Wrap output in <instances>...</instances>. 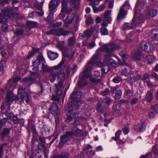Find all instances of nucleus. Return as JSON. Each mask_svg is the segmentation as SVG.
Wrapping results in <instances>:
<instances>
[{
  "label": "nucleus",
  "mask_w": 158,
  "mask_h": 158,
  "mask_svg": "<svg viewBox=\"0 0 158 158\" xmlns=\"http://www.w3.org/2000/svg\"><path fill=\"white\" fill-rule=\"evenodd\" d=\"M101 49L99 48L96 50V53L92 57L91 60L89 61L85 66L86 69L91 71L93 67L95 64H97L101 58L102 51Z\"/></svg>",
  "instance_id": "f257e3e1"
},
{
  "label": "nucleus",
  "mask_w": 158,
  "mask_h": 158,
  "mask_svg": "<svg viewBox=\"0 0 158 158\" xmlns=\"http://www.w3.org/2000/svg\"><path fill=\"white\" fill-rule=\"evenodd\" d=\"M81 0H63L62 2V9L61 11L65 13L69 14L72 11V9L69 8L67 5V3L69 2L73 6L75 9H77L79 6V2Z\"/></svg>",
  "instance_id": "f03ea898"
},
{
  "label": "nucleus",
  "mask_w": 158,
  "mask_h": 158,
  "mask_svg": "<svg viewBox=\"0 0 158 158\" xmlns=\"http://www.w3.org/2000/svg\"><path fill=\"white\" fill-rule=\"evenodd\" d=\"M57 73L58 78L60 79L57 84H55L56 88L55 89V91L56 94L58 96H60L62 94V88L63 87L64 81V80L65 74L63 72L61 71L58 72Z\"/></svg>",
  "instance_id": "7ed1b4c3"
},
{
  "label": "nucleus",
  "mask_w": 158,
  "mask_h": 158,
  "mask_svg": "<svg viewBox=\"0 0 158 158\" xmlns=\"http://www.w3.org/2000/svg\"><path fill=\"white\" fill-rule=\"evenodd\" d=\"M99 48L101 49L102 52L105 51L107 53V54L111 55H113V52L115 50L120 48V47L119 45L113 43L104 44Z\"/></svg>",
  "instance_id": "20e7f679"
},
{
  "label": "nucleus",
  "mask_w": 158,
  "mask_h": 158,
  "mask_svg": "<svg viewBox=\"0 0 158 158\" xmlns=\"http://www.w3.org/2000/svg\"><path fill=\"white\" fill-rule=\"evenodd\" d=\"M91 71L87 69H86V68H84L82 73L81 74V78L77 83L79 87H83L87 85V82L85 78L89 77H91V74L90 73Z\"/></svg>",
  "instance_id": "39448f33"
},
{
  "label": "nucleus",
  "mask_w": 158,
  "mask_h": 158,
  "mask_svg": "<svg viewBox=\"0 0 158 158\" xmlns=\"http://www.w3.org/2000/svg\"><path fill=\"white\" fill-rule=\"evenodd\" d=\"M67 110L70 114H73L75 117H77L79 114L78 109L79 106V103L77 102L70 101L68 105Z\"/></svg>",
  "instance_id": "423d86ee"
},
{
  "label": "nucleus",
  "mask_w": 158,
  "mask_h": 158,
  "mask_svg": "<svg viewBox=\"0 0 158 158\" xmlns=\"http://www.w3.org/2000/svg\"><path fill=\"white\" fill-rule=\"evenodd\" d=\"M130 7L128 2L126 1L120 9L117 17V21H119L125 17L127 10L129 9Z\"/></svg>",
  "instance_id": "0eeeda50"
},
{
  "label": "nucleus",
  "mask_w": 158,
  "mask_h": 158,
  "mask_svg": "<svg viewBox=\"0 0 158 158\" xmlns=\"http://www.w3.org/2000/svg\"><path fill=\"white\" fill-rule=\"evenodd\" d=\"M70 32L68 30H65L62 28L53 29L46 32L48 35L53 34L60 36L61 35H67Z\"/></svg>",
  "instance_id": "6e6552de"
},
{
  "label": "nucleus",
  "mask_w": 158,
  "mask_h": 158,
  "mask_svg": "<svg viewBox=\"0 0 158 158\" xmlns=\"http://www.w3.org/2000/svg\"><path fill=\"white\" fill-rule=\"evenodd\" d=\"M139 12V11L135 10L134 17L131 23L134 29L136 27L139 26L142 23V17L138 14Z\"/></svg>",
  "instance_id": "1a4fd4ad"
},
{
  "label": "nucleus",
  "mask_w": 158,
  "mask_h": 158,
  "mask_svg": "<svg viewBox=\"0 0 158 158\" xmlns=\"http://www.w3.org/2000/svg\"><path fill=\"white\" fill-rule=\"evenodd\" d=\"M64 60L63 59L60 64L57 66H54L53 68H50L48 67L47 65L45 64L44 63H42V68L43 71L45 72H50L52 71L53 69H59L64 63Z\"/></svg>",
  "instance_id": "9d476101"
},
{
  "label": "nucleus",
  "mask_w": 158,
  "mask_h": 158,
  "mask_svg": "<svg viewBox=\"0 0 158 158\" xmlns=\"http://www.w3.org/2000/svg\"><path fill=\"white\" fill-rule=\"evenodd\" d=\"M141 45L143 50L147 52H151L154 49L153 45L149 43L143 42L142 43Z\"/></svg>",
  "instance_id": "9b49d317"
},
{
  "label": "nucleus",
  "mask_w": 158,
  "mask_h": 158,
  "mask_svg": "<svg viewBox=\"0 0 158 158\" xmlns=\"http://www.w3.org/2000/svg\"><path fill=\"white\" fill-rule=\"evenodd\" d=\"M113 55L105 54L104 56L103 62L107 65H111L114 66L116 64V62L111 58Z\"/></svg>",
  "instance_id": "f8f14e48"
},
{
  "label": "nucleus",
  "mask_w": 158,
  "mask_h": 158,
  "mask_svg": "<svg viewBox=\"0 0 158 158\" xmlns=\"http://www.w3.org/2000/svg\"><path fill=\"white\" fill-rule=\"evenodd\" d=\"M59 0H52L49 5V9L50 11L55 12L56 9L58 7L60 4Z\"/></svg>",
  "instance_id": "ddd939ff"
},
{
  "label": "nucleus",
  "mask_w": 158,
  "mask_h": 158,
  "mask_svg": "<svg viewBox=\"0 0 158 158\" xmlns=\"http://www.w3.org/2000/svg\"><path fill=\"white\" fill-rule=\"evenodd\" d=\"M81 131L78 129L77 127H73L71 132H67V134H69L71 137L73 138L75 135H79L81 133Z\"/></svg>",
  "instance_id": "4468645a"
},
{
  "label": "nucleus",
  "mask_w": 158,
  "mask_h": 158,
  "mask_svg": "<svg viewBox=\"0 0 158 158\" xmlns=\"http://www.w3.org/2000/svg\"><path fill=\"white\" fill-rule=\"evenodd\" d=\"M145 127V123L143 122H141L135 126L134 129L137 132H140L144 130Z\"/></svg>",
  "instance_id": "2eb2a0df"
},
{
  "label": "nucleus",
  "mask_w": 158,
  "mask_h": 158,
  "mask_svg": "<svg viewBox=\"0 0 158 158\" xmlns=\"http://www.w3.org/2000/svg\"><path fill=\"white\" fill-rule=\"evenodd\" d=\"M51 113L55 115H57L59 114L60 112L58 109L56 104L53 103L49 108Z\"/></svg>",
  "instance_id": "dca6fc26"
},
{
  "label": "nucleus",
  "mask_w": 158,
  "mask_h": 158,
  "mask_svg": "<svg viewBox=\"0 0 158 158\" xmlns=\"http://www.w3.org/2000/svg\"><path fill=\"white\" fill-rule=\"evenodd\" d=\"M16 99H17L16 96L14 95L13 94L8 93L6 96V100L9 104H10L14 100H16Z\"/></svg>",
  "instance_id": "f3484780"
},
{
  "label": "nucleus",
  "mask_w": 158,
  "mask_h": 158,
  "mask_svg": "<svg viewBox=\"0 0 158 158\" xmlns=\"http://www.w3.org/2000/svg\"><path fill=\"white\" fill-rule=\"evenodd\" d=\"M111 11L110 10H106L103 14L101 16H103V18L108 23H110L112 21L111 18L110 17Z\"/></svg>",
  "instance_id": "a211bd4d"
},
{
  "label": "nucleus",
  "mask_w": 158,
  "mask_h": 158,
  "mask_svg": "<svg viewBox=\"0 0 158 158\" xmlns=\"http://www.w3.org/2000/svg\"><path fill=\"white\" fill-rule=\"evenodd\" d=\"M157 13V11L155 10H147L146 11V15L147 18L149 19L156 16Z\"/></svg>",
  "instance_id": "6ab92c4d"
},
{
  "label": "nucleus",
  "mask_w": 158,
  "mask_h": 158,
  "mask_svg": "<svg viewBox=\"0 0 158 158\" xmlns=\"http://www.w3.org/2000/svg\"><path fill=\"white\" fill-rule=\"evenodd\" d=\"M53 69L52 71H51L52 73L49 76V79L52 82H53L55 81L56 76L57 75L58 73V70H57V69Z\"/></svg>",
  "instance_id": "aec40b11"
},
{
  "label": "nucleus",
  "mask_w": 158,
  "mask_h": 158,
  "mask_svg": "<svg viewBox=\"0 0 158 158\" xmlns=\"http://www.w3.org/2000/svg\"><path fill=\"white\" fill-rule=\"evenodd\" d=\"M69 137H71L70 135L69 134H67V132L65 135L60 137V145H62L66 143L69 140Z\"/></svg>",
  "instance_id": "412c9836"
},
{
  "label": "nucleus",
  "mask_w": 158,
  "mask_h": 158,
  "mask_svg": "<svg viewBox=\"0 0 158 158\" xmlns=\"http://www.w3.org/2000/svg\"><path fill=\"white\" fill-rule=\"evenodd\" d=\"M68 45L70 47H73L76 44V37L75 36L69 38L68 40Z\"/></svg>",
  "instance_id": "4be33fe9"
},
{
  "label": "nucleus",
  "mask_w": 158,
  "mask_h": 158,
  "mask_svg": "<svg viewBox=\"0 0 158 158\" xmlns=\"http://www.w3.org/2000/svg\"><path fill=\"white\" fill-rule=\"evenodd\" d=\"M81 93L80 91H75L71 95V98L73 100L76 99L81 97Z\"/></svg>",
  "instance_id": "5701e85b"
},
{
  "label": "nucleus",
  "mask_w": 158,
  "mask_h": 158,
  "mask_svg": "<svg viewBox=\"0 0 158 158\" xmlns=\"http://www.w3.org/2000/svg\"><path fill=\"white\" fill-rule=\"evenodd\" d=\"M134 56L136 60H140L143 57V55L141 51L138 50L135 53Z\"/></svg>",
  "instance_id": "b1692460"
},
{
  "label": "nucleus",
  "mask_w": 158,
  "mask_h": 158,
  "mask_svg": "<svg viewBox=\"0 0 158 158\" xmlns=\"http://www.w3.org/2000/svg\"><path fill=\"white\" fill-rule=\"evenodd\" d=\"M21 98L22 101H25L26 102L28 103L29 99L28 94L26 92H24L21 95Z\"/></svg>",
  "instance_id": "393cba45"
},
{
  "label": "nucleus",
  "mask_w": 158,
  "mask_h": 158,
  "mask_svg": "<svg viewBox=\"0 0 158 158\" xmlns=\"http://www.w3.org/2000/svg\"><path fill=\"white\" fill-rule=\"evenodd\" d=\"M133 26H132L131 23L129 24L127 23H125L122 26L121 29L123 30H128L130 29H133Z\"/></svg>",
  "instance_id": "a878e982"
},
{
  "label": "nucleus",
  "mask_w": 158,
  "mask_h": 158,
  "mask_svg": "<svg viewBox=\"0 0 158 158\" xmlns=\"http://www.w3.org/2000/svg\"><path fill=\"white\" fill-rule=\"evenodd\" d=\"M40 64V63H38V60H35L33 63V65L34 67L32 68V69L34 72H33V74H35L38 71V66Z\"/></svg>",
  "instance_id": "bb28decb"
},
{
  "label": "nucleus",
  "mask_w": 158,
  "mask_h": 158,
  "mask_svg": "<svg viewBox=\"0 0 158 158\" xmlns=\"http://www.w3.org/2000/svg\"><path fill=\"white\" fill-rule=\"evenodd\" d=\"M153 98L152 93L150 91H148L145 98V99L149 102L151 101Z\"/></svg>",
  "instance_id": "cd10ccee"
},
{
  "label": "nucleus",
  "mask_w": 158,
  "mask_h": 158,
  "mask_svg": "<svg viewBox=\"0 0 158 158\" xmlns=\"http://www.w3.org/2000/svg\"><path fill=\"white\" fill-rule=\"evenodd\" d=\"M152 33L153 39L158 41V29H153L152 31Z\"/></svg>",
  "instance_id": "c85d7f7f"
},
{
  "label": "nucleus",
  "mask_w": 158,
  "mask_h": 158,
  "mask_svg": "<svg viewBox=\"0 0 158 158\" xmlns=\"http://www.w3.org/2000/svg\"><path fill=\"white\" fill-rule=\"evenodd\" d=\"M33 78L31 76L29 77L24 78L23 79V82L27 84V85H29L31 84V83L34 81Z\"/></svg>",
  "instance_id": "c756f323"
},
{
  "label": "nucleus",
  "mask_w": 158,
  "mask_h": 158,
  "mask_svg": "<svg viewBox=\"0 0 158 158\" xmlns=\"http://www.w3.org/2000/svg\"><path fill=\"white\" fill-rule=\"evenodd\" d=\"M10 130L9 129L4 128L1 134L2 137L4 138L5 136L8 135L10 133Z\"/></svg>",
  "instance_id": "7c9ffc66"
},
{
  "label": "nucleus",
  "mask_w": 158,
  "mask_h": 158,
  "mask_svg": "<svg viewBox=\"0 0 158 158\" xmlns=\"http://www.w3.org/2000/svg\"><path fill=\"white\" fill-rule=\"evenodd\" d=\"M147 59L148 60V63L149 64H151L156 61L154 57L150 55L147 56Z\"/></svg>",
  "instance_id": "2f4dec72"
},
{
  "label": "nucleus",
  "mask_w": 158,
  "mask_h": 158,
  "mask_svg": "<svg viewBox=\"0 0 158 158\" xmlns=\"http://www.w3.org/2000/svg\"><path fill=\"white\" fill-rule=\"evenodd\" d=\"M27 26L29 28L35 27L37 26V23L32 21H28L27 23Z\"/></svg>",
  "instance_id": "473e14b6"
},
{
  "label": "nucleus",
  "mask_w": 158,
  "mask_h": 158,
  "mask_svg": "<svg viewBox=\"0 0 158 158\" xmlns=\"http://www.w3.org/2000/svg\"><path fill=\"white\" fill-rule=\"evenodd\" d=\"M122 95V91L120 90H117L115 92V94L114 96V99L115 100H118L119 99Z\"/></svg>",
  "instance_id": "72a5a7b5"
},
{
  "label": "nucleus",
  "mask_w": 158,
  "mask_h": 158,
  "mask_svg": "<svg viewBox=\"0 0 158 158\" xmlns=\"http://www.w3.org/2000/svg\"><path fill=\"white\" fill-rule=\"evenodd\" d=\"M58 54L57 53L51 52L48 54L49 58L52 60H54L58 56Z\"/></svg>",
  "instance_id": "f704fd0d"
},
{
  "label": "nucleus",
  "mask_w": 158,
  "mask_h": 158,
  "mask_svg": "<svg viewBox=\"0 0 158 158\" xmlns=\"http://www.w3.org/2000/svg\"><path fill=\"white\" fill-rule=\"evenodd\" d=\"M58 46L62 52L69 51V48L64 45L60 44H58Z\"/></svg>",
  "instance_id": "c9c22d12"
},
{
  "label": "nucleus",
  "mask_w": 158,
  "mask_h": 158,
  "mask_svg": "<svg viewBox=\"0 0 158 158\" xmlns=\"http://www.w3.org/2000/svg\"><path fill=\"white\" fill-rule=\"evenodd\" d=\"M38 63L40 64V62H43V63H45V61L44 58L42 54L41 53H39L37 58Z\"/></svg>",
  "instance_id": "e433bc0d"
},
{
  "label": "nucleus",
  "mask_w": 158,
  "mask_h": 158,
  "mask_svg": "<svg viewBox=\"0 0 158 158\" xmlns=\"http://www.w3.org/2000/svg\"><path fill=\"white\" fill-rule=\"evenodd\" d=\"M57 156H59L58 158H69V155L68 153L63 152Z\"/></svg>",
  "instance_id": "4c0bfd02"
},
{
  "label": "nucleus",
  "mask_w": 158,
  "mask_h": 158,
  "mask_svg": "<svg viewBox=\"0 0 158 158\" xmlns=\"http://www.w3.org/2000/svg\"><path fill=\"white\" fill-rule=\"evenodd\" d=\"M93 32V30L92 29L91 30L90 28V29H88L85 31L84 33L86 36L89 37L92 35Z\"/></svg>",
  "instance_id": "58836bf2"
},
{
  "label": "nucleus",
  "mask_w": 158,
  "mask_h": 158,
  "mask_svg": "<svg viewBox=\"0 0 158 158\" xmlns=\"http://www.w3.org/2000/svg\"><path fill=\"white\" fill-rule=\"evenodd\" d=\"M55 12L52 11L50 10L48 15L47 17V20L49 22H51L53 19V13Z\"/></svg>",
  "instance_id": "ea45409f"
},
{
  "label": "nucleus",
  "mask_w": 158,
  "mask_h": 158,
  "mask_svg": "<svg viewBox=\"0 0 158 158\" xmlns=\"http://www.w3.org/2000/svg\"><path fill=\"white\" fill-rule=\"evenodd\" d=\"M121 73L122 74L126 76H127L129 75H130L133 73L132 72L130 71H128L126 69H124L123 70H122Z\"/></svg>",
  "instance_id": "a19ab883"
},
{
  "label": "nucleus",
  "mask_w": 158,
  "mask_h": 158,
  "mask_svg": "<svg viewBox=\"0 0 158 158\" xmlns=\"http://www.w3.org/2000/svg\"><path fill=\"white\" fill-rule=\"evenodd\" d=\"M71 115H73L74 117H75L73 114H70L69 113V112L67 114V117L66 119V122L67 123H69L73 120V118L72 117Z\"/></svg>",
  "instance_id": "79ce46f5"
},
{
  "label": "nucleus",
  "mask_w": 158,
  "mask_h": 158,
  "mask_svg": "<svg viewBox=\"0 0 158 158\" xmlns=\"http://www.w3.org/2000/svg\"><path fill=\"white\" fill-rule=\"evenodd\" d=\"M121 133V131L120 130H118L115 133V137H113L112 139L115 140H116L119 138V136Z\"/></svg>",
  "instance_id": "37998d69"
},
{
  "label": "nucleus",
  "mask_w": 158,
  "mask_h": 158,
  "mask_svg": "<svg viewBox=\"0 0 158 158\" xmlns=\"http://www.w3.org/2000/svg\"><path fill=\"white\" fill-rule=\"evenodd\" d=\"M100 32L102 35H105L108 34V31L106 28L102 27L100 29Z\"/></svg>",
  "instance_id": "c03bdc74"
},
{
  "label": "nucleus",
  "mask_w": 158,
  "mask_h": 158,
  "mask_svg": "<svg viewBox=\"0 0 158 158\" xmlns=\"http://www.w3.org/2000/svg\"><path fill=\"white\" fill-rule=\"evenodd\" d=\"M125 94L126 96L130 97L133 95V93L132 91L128 89L127 87V89H126L125 90Z\"/></svg>",
  "instance_id": "a18cd8bd"
},
{
  "label": "nucleus",
  "mask_w": 158,
  "mask_h": 158,
  "mask_svg": "<svg viewBox=\"0 0 158 158\" xmlns=\"http://www.w3.org/2000/svg\"><path fill=\"white\" fill-rule=\"evenodd\" d=\"M99 3V1L97 0H92V1L89 3V4L92 6V7L98 5Z\"/></svg>",
  "instance_id": "49530a36"
},
{
  "label": "nucleus",
  "mask_w": 158,
  "mask_h": 158,
  "mask_svg": "<svg viewBox=\"0 0 158 158\" xmlns=\"http://www.w3.org/2000/svg\"><path fill=\"white\" fill-rule=\"evenodd\" d=\"M109 71V67L107 66H103L102 68V72L105 74H106Z\"/></svg>",
  "instance_id": "de8ad7c7"
},
{
  "label": "nucleus",
  "mask_w": 158,
  "mask_h": 158,
  "mask_svg": "<svg viewBox=\"0 0 158 158\" xmlns=\"http://www.w3.org/2000/svg\"><path fill=\"white\" fill-rule=\"evenodd\" d=\"M101 80L100 79H97L94 78H90V81L93 83L98 84L99 83Z\"/></svg>",
  "instance_id": "09e8293b"
},
{
  "label": "nucleus",
  "mask_w": 158,
  "mask_h": 158,
  "mask_svg": "<svg viewBox=\"0 0 158 158\" xmlns=\"http://www.w3.org/2000/svg\"><path fill=\"white\" fill-rule=\"evenodd\" d=\"M24 30L23 28H20L17 30L15 33L17 35H21L23 33Z\"/></svg>",
  "instance_id": "8fccbe9b"
},
{
  "label": "nucleus",
  "mask_w": 158,
  "mask_h": 158,
  "mask_svg": "<svg viewBox=\"0 0 158 158\" xmlns=\"http://www.w3.org/2000/svg\"><path fill=\"white\" fill-rule=\"evenodd\" d=\"M93 19L91 17H89L88 18H87L86 20L85 21L86 23L88 25H90L92 23H93Z\"/></svg>",
  "instance_id": "3c124183"
},
{
  "label": "nucleus",
  "mask_w": 158,
  "mask_h": 158,
  "mask_svg": "<svg viewBox=\"0 0 158 158\" xmlns=\"http://www.w3.org/2000/svg\"><path fill=\"white\" fill-rule=\"evenodd\" d=\"M145 83L148 87H151L154 86V84L149 80L146 81Z\"/></svg>",
  "instance_id": "603ef678"
},
{
  "label": "nucleus",
  "mask_w": 158,
  "mask_h": 158,
  "mask_svg": "<svg viewBox=\"0 0 158 158\" xmlns=\"http://www.w3.org/2000/svg\"><path fill=\"white\" fill-rule=\"evenodd\" d=\"M121 80V78L119 76H117L114 78L113 81L115 83H119Z\"/></svg>",
  "instance_id": "864d4df0"
},
{
  "label": "nucleus",
  "mask_w": 158,
  "mask_h": 158,
  "mask_svg": "<svg viewBox=\"0 0 158 158\" xmlns=\"http://www.w3.org/2000/svg\"><path fill=\"white\" fill-rule=\"evenodd\" d=\"M104 102L106 104L109 105L110 104L111 102V100L110 98L108 97H106L104 99Z\"/></svg>",
  "instance_id": "5fc2aeb1"
},
{
  "label": "nucleus",
  "mask_w": 158,
  "mask_h": 158,
  "mask_svg": "<svg viewBox=\"0 0 158 158\" xmlns=\"http://www.w3.org/2000/svg\"><path fill=\"white\" fill-rule=\"evenodd\" d=\"M110 93L109 90L108 89H106L102 93V94L103 96L108 95Z\"/></svg>",
  "instance_id": "6e6d98bb"
},
{
  "label": "nucleus",
  "mask_w": 158,
  "mask_h": 158,
  "mask_svg": "<svg viewBox=\"0 0 158 158\" xmlns=\"http://www.w3.org/2000/svg\"><path fill=\"white\" fill-rule=\"evenodd\" d=\"M138 101V99L136 98H134L132 99L131 101V104L133 106Z\"/></svg>",
  "instance_id": "4d7b16f0"
},
{
  "label": "nucleus",
  "mask_w": 158,
  "mask_h": 158,
  "mask_svg": "<svg viewBox=\"0 0 158 158\" xmlns=\"http://www.w3.org/2000/svg\"><path fill=\"white\" fill-rule=\"evenodd\" d=\"M86 153L89 156H94L95 154V151L92 150L87 151L86 152Z\"/></svg>",
  "instance_id": "13d9d810"
},
{
  "label": "nucleus",
  "mask_w": 158,
  "mask_h": 158,
  "mask_svg": "<svg viewBox=\"0 0 158 158\" xmlns=\"http://www.w3.org/2000/svg\"><path fill=\"white\" fill-rule=\"evenodd\" d=\"M130 78L131 80H133L134 81H136L140 77V76H134L132 74L130 75Z\"/></svg>",
  "instance_id": "bf43d9fd"
},
{
  "label": "nucleus",
  "mask_w": 158,
  "mask_h": 158,
  "mask_svg": "<svg viewBox=\"0 0 158 158\" xmlns=\"http://www.w3.org/2000/svg\"><path fill=\"white\" fill-rule=\"evenodd\" d=\"M73 19L74 18H73L72 19L69 20L68 17H67L64 21V23L67 25H68V24L72 22Z\"/></svg>",
  "instance_id": "052dcab7"
},
{
  "label": "nucleus",
  "mask_w": 158,
  "mask_h": 158,
  "mask_svg": "<svg viewBox=\"0 0 158 158\" xmlns=\"http://www.w3.org/2000/svg\"><path fill=\"white\" fill-rule=\"evenodd\" d=\"M105 4H103L101 5L99 7H98V10L99 11H103L105 9Z\"/></svg>",
  "instance_id": "680f3d73"
},
{
  "label": "nucleus",
  "mask_w": 158,
  "mask_h": 158,
  "mask_svg": "<svg viewBox=\"0 0 158 158\" xmlns=\"http://www.w3.org/2000/svg\"><path fill=\"white\" fill-rule=\"evenodd\" d=\"M25 87L23 86L21 88H19L18 89V93L19 94L23 93L24 92V90L25 89Z\"/></svg>",
  "instance_id": "e2e57ef3"
},
{
  "label": "nucleus",
  "mask_w": 158,
  "mask_h": 158,
  "mask_svg": "<svg viewBox=\"0 0 158 158\" xmlns=\"http://www.w3.org/2000/svg\"><path fill=\"white\" fill-rule=\"evenodd\" d=\"M8 26L7 24H4L2 26V30L3 31H6L7 30Z\"/></svg>",
  "instance_id": "0e129e2a"
},
{
  "label": "nucleus",
  "mask_w": 158,
  "mask_h": 158,
  "mask_svg": "<svg viewBox=\"0 0 158 158\" xmlns=\"http://www.w3.org/2000/svg\"><path fill=\"white\" fill-rule=\"evenodd\" d=\"M35 52H31L29 53L28 55L26 57L27 59H28L33 56L35 54Z\"/></svg>",
  "instance_id": "69168bd1"
},
{
  "label": "nucleus",
  "mask_w": 158,
  "mask_h": 158,
  "mask_svg": "<svg viewBox=\"0 0 158 158\" xmlns=\"http://www.w3.org/2000/svg\"><path fill=\"white\" fill-rule=\"evenodd\" d=\"M62 54L64 57L67 58L69 56V51L62 52Z\"/></svg>",
  "instance_id": "338daca9"
},
{
  "label": "nucleus",
  "mask_w": 158,
  "mask_h": 158,
  "mask_svg": "<svg viewBox=\"0 0 158 158\" xmlns=\"http://www.w3.org/2000/svg\"><path fill=\"white\" fill-rule=\"evenodd\" d=\"M149 78V74L148 73H145L142 77V79L143 80H147Z\"/></svg>",
  "instance_id": "774afa93"
}]
</instances>
